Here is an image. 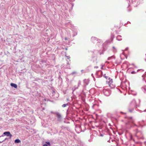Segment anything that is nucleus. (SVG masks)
<instances>
[{
  "label": "nucleus",
  "instance_id": "f257e3e1",
  "mask_svg": "<svg viewBox=\"0 0 146 146\" xmlns=\"http://www.w3.org/2000/svg\"><path fill=\"white\" fill-rule=\"evenodd\" d=\"M109 81H107V82H108L109 86L111 88H113L115 87V84L113 82V80L111 79H110V78H108Z\"/></svg>",
  "mask_w": 146,
  "mask_h": 146
},
{
  "label": "nucleus",
  "instance_id": "f03ea898",
  "mask_svg": "<svg viewBox=\"0 0 146 146\" xmlns=\"http://www.w3.org/2000/svg\"><path fill=\"white\" fill-rule=\"evenodd\" d=\"M103 92L104 94L106 96H109L111 93V91L110 90L105 89H104L103 90Z\"/></svg>",
  "mask_w": 146,
  "mask_h": 146
},
{
  "label": "nucleus",
  "instance_id": "7ed1b4c3",
  "mask_svg": "<svg viewBox=\"0 0 146 146\" xmlns=\"http://www.w3.org/2000/svg\"><path fill=\"white\" fill-rule=\"evenodd\" d=\"M3 135H6L7 137H9V138L11 139L12 137V135L10 133L9 131H6L3 133Z\"/></svg>",
  "mask_w": 146,
  "mask_h": 146
},
{
  "label": "nucleus",
  "instance_id": "20e7f679",
  "mask_svg": "<svg viewBox=\"0 0 146 146\" xmlns=\"http://www.w3.org/2000/svg\"><path fill=\"white\" fill-rule=\"evenodd\" d=\"M10 85L11 86L15 88H17V85L15 84L11 83V84Z\"/></svg>",
  "mask_w": 146,
  "mask_h": 146
},
{
  "label": "nucleus",
  "instance_id": "39448f33",
  "mask_svg": "<svg viewBox=\"0 0 146 146\" xmlns=\"http://www.w3.org/2000/svg\"><path fill=\"white\" fill-rule=\"evenodd\" d=\"M46 144H44L43 146H50V142H46Z\"/></svg>",
  "mask_w": 146,
  "mask_h": 146
},
{
  "label": "nucleus",
  "instance_id": "423d86ee",
  "mask_svg": "<svg viewBox=\"0 0 146 146\" xmlns=\"http://www.w3.org/2000/svg\"><path fill=\"white\" fill-rule=\"evenodd\" d=\"M55 114L58 118H60L61 117V115L60 113H56Z\"/></svg>",
  "mask_w": 146,
  "mask_h": 146
},
{
  "label": "nucleus",
  "instance_id": "0eeeda50",
  "mask_svg": "<svg viewBox=\"0 0 146 146\" xmlns=\"http://www.w3.org/2000/svg\"><path fill=\"white\" fill-rule=\"evenodd\" d=\"M15 143H18L21 142L20 140L19 139H16L15 140Z\"/></svg>",
  "mask_w": 146,
  "mask_h": 146
},
{
  "label": "nucleus",
  "instance_id": "6e6552de",
  "mask_svg": "<svg viewBox=\"0 0 146 146\" xmlns=\"http://www.w3.org/2000/svg\"><path fill=\"white\" fill-rule=\"evenodd\" d=\"M68 105L67 104H63L62 105V107L63 108H64L66 107Z\"/></svg>",
  "mask_w": 146,
  "mask_h": 146
},
{
  "label": "nucleus",
  "instance_id": "1a4fd4ad",
  "mask_svg": "<svg viewBox=\"0 0 146 146\" xmlns=\"http://www.w3.org/2000/svg\"><path fill=\"white\" fill-rule=\"evenodd\" d=\"M104 77L106 78V79H108V76H106V74H104Z\"/></svg>",
  "mask_w": 146,
  "mask_h": 146
},
{
  "label": "nucleus",
  "instance_id": "9d476101",
  "mask_svg": "<svg viewBox=\"0 0 146 146\" xmlns=\"http://www.w3.org/2000/svg\"><path fill=\"white\" fill-rule=\"evenodd\" d=\"M135 73H136V72H134V71L132 72H131V73L132 74H135Z\"/></svg>",
  "mask_w": 146,
  "mask_h": 146
},
{
  "label": "nucleus",
  "instance_id": "9b49d317",
  "mask_svg": "<svg viewBox=\"0 0 146 146\" xmlns=\"http://www.w3.org/2000/svg\"><path fill=\"white\" fill-rule=\"evenodd\" d=\"M65 40H67V38H66V37L65 38Z\"/></svg>",
  "mask_w": 146,
  "mask_h": 146
},
{
  "label": "nucleus",
  "instance_id": "f8f14e48",
  "mask_svg": "<svg viewBox=\"0 0 146 146\" xmlns=\"http://www.w3.org/2000/svg\"><path fill=\"white\" fill-rule=\"evenodd\" d=\"M2 142H1V141H0V143H2Z\"/></svg>",
  "mask_w": 146,
  "mask_h": 146
},
{
  "label": "nucleus",
  "instance_id": "ddd939ff",
  "mask_svg": "<svg viewBox=\"0 0 146 146\" xmlns=\"http://www.w3.org/2000/svg\"><path fill=\"white\" fill-rule=\"evenodd\" d=\"M145 111H146V110H145Z\"/></svg>",
  "mask_w": 146,
  "mask_h": 146
}]
</instances>
